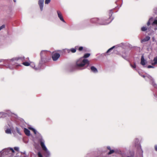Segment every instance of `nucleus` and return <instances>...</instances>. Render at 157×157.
<instances>
[{
    "label": "nucleus",
    "instance_id": "1a4fd4ad",
    "mask_svg": "<svg viewBox=\"0 0 157 157\" xmlns=\"http://www.w3.org/2000/svg\"><path fill=\"white\" fill-rule=\"evenodd\" d=\"M78 48V46H76L75 48H72L70 49L66 48L64 50H66L68 53H69L70 52L72 53H74L76 52V49H77Z\"/></svg>",
    "mask_w": 157,
    "mask_h": 157
},
{
    "label": "nucleus",
    "instance_id": "20e7f679",
    "mask_svg": "<svg viewBox=\"0 0 157 157\" xmlns=\"http://www.w3.org/2000/svg\"><path fill=\"white\" fill-rule=\"evenodd\" d=\"M137 71L138 72L139 75L143 78H144L146 80H150V83L153 86L157 89V85L155 82L154 79L151 76L148 75H147L146 76L142 75L141 74V72H140L139 71H138L137 70Z\"/></svg>",
    "mask_w": 157,
    "mask_h": 157
},
{
    "label": "nucleus",
    "instance_id": "4be33fe9",
    "mask_svg": "<svg viewBox=\"0 0 157 157\" xmlns=\"http://www.w3.org/2000/svg\"><path fill=\"white\" fill-rule=\"evenodd\" d=\"M130 66L133 69H135V70L136 71H137V69H136V65L135 63H134L133 64H130Z\"/></svg>",
    "mask_w": 157,
    "mask_h": 157
},
{
    "label": "nucleus",
    "instance_id": "473e14b6",
    "mask_svg": "<svg viewBox=\"0 0 157 157\" xmlns=\"http://www.w3.org/2000/svg\"><path fill=\"white\" fill-rule=\"evenodd\" d=\"M5 27V25H2L0 27V31L3 28Z\"/></svg>",
    "mask_w": 157,
    "mask_h": 157
},
{
    "label": "nucleus",
    "instance_id": "4c0bfd02",
    "mask_svg": "<svg viewBox=\"0 0 157 157\" xmlns=\"http://www.w3.org/2000/svg\"><path fill=\"white\" fill-rule=\"evenodd\" d=\"M153 18L152 17H151L149 19L148 21H149L151 22L152 21H153Z\"/></svg>",
    "mask_w": 157,
    "mask_h": 157
},
{
    "label": "nucleus",
    "instance_id": "e433bc0d",
    "mask_svg": "<svg viewBox=\"0 0 157 157\" xmlns=\"http://www.w3.org/2000/svg\"><path fill=\"white\" fill-rule=\"evenodd\" d=\"M14 149L17 151H18L19 150V148L18 147H14Z\"/></svg>",
    "mask_w": 157,
    "mask_h": 157
},
{
    "label": "nucleus",
    "instance_id": "2eb2a0df",
    "mask_svg": "<svg viewBox=\"0 0 157 157\" xmlns=\"http://www.w3.org/2000/svg\"><path fill=\"white\" fill-rule=\"evenodd\" d=\"M48 51L46 50H42V51L40 54V57L42 56H44L48 55Z\"/></svg>",
    "mask_w": 157,
    "mask_h": 157
},
{
    "label": "nucleus",
    "instance_id": "f8f14e48",
    "mask_svg": "<svg viewBox=\"0 0 157 157\" xmlns=\"http://www.w3.org/2000/svg\"><path fill=\"white\" fill-rule=\"evenodd\" d=\"M44 0H39L38 1V5L39 6L40 10L42 11L43 10Z\"/></svg>",
    "mask_w": 157,
    "mask_h": 157
},
{
    "label": "nucleus",
    "instance_id": "79ce46f5",
    "mask_svg": "<svg viewBox=\"0 0 157 157\" xmlns=\"http://www.w3.org/2000/svg\"><path fill=\"white\" fill-rule=\"evenodd\" d=\"M107 148L108 150H111V148H110V146H107Z\"/></svg>",
    "mask_w": 157,
    "mask_h": 157
},
{
    "label": "nucleus",
    "instance_id": "cd10ccee",
    "mask_svg": "<svg viewBox=\"0 0 157 157\" xmlns=\"http://www.w3.org/2000/svg\"><path fill=\"white\" fill-rule=\"evenodd\" d=\"M37 155L38 157H43V155L40 152H38L37 153Z\"/></svg>",
    "mask_w": 157,
    "mask_h": 157
},
{
    "label": "nucleus",
    "instance_id": "f03ea898",
    "mask_svg": "<svg viewBox=\"0 0 157 157\" xmlns=\"http://www.w3.org/2000/svg\"><path fill=\"white\" fill-rule=\"evenodd\" d=\"M86 64H89V61L87 59H83L82 58H81L77 60L75 65L70 66L68 68L72 69L70 70L71 71H72L75 69L82 70L85 68L83 67Z\"/></svg>",
    "mask_w": 157,
    "mask_h": 157
},
{
    "label": "nucleus",
    "instance_id": "f3484780",
    "mask_svg": "<svg viewBox=\"0 0 157 157\" xmlns=\"http://www.w3.org/2000/svg\"><path fill=\"white\" fill-rule=\"evenodd\" d=\"M24 132L25 134L27 136H29L30 135V131L28 129L25 128L24 129Z\"/></svg>",
    "mask_w": 157,
    "mask_h": 157
},
{
    "label": "nucleus",
    "instance_id": "9d476101",
    "mask_svg": "<svg viewBox=\"0 0 157 157\" xmlns=\"http://www.w3.org/2000/svg\"><path fill=\"white\" fill-rule=\"evenodd\" d=\"M5 111V112H0V115L1 116V117H6L10 113L9 110H6Z\"/></svg>",
    "mask_w": 157,
    "mask_h": 157
},
{
    "label": "nucleus",
    "instance_id": "c9c22d12",
    "mask_svg": "<svg viewBox=\"0 0 157 157\" xmlns=\"http://www.w3.org/2000/svg\"><path fill=\"white\" fill-rule=\"evenodd\" d=\"M122 57L123 58H124V59H126V60H128V59L127 58V56H124L123 55H122Z\"/></svg>",
    "mask_w": 157,
    "mask_h": 157
},
{
    "label": "nucleus",
    "instance_id": "c85d7f7f",
    "mask_svg": "<svg viewBox=\"0 0 157 157\" xmlns=\"http://www.w3.org/2000/svg\"><path fill=\"white\" fill-rule=\"evenodd\" d=\"M109 151L108 153V155L111 154L114 152V151L113 150H110Z\"/></svg>",
    "mask_w": 157,
    "mask_h": 157
},
{
    "label": "nucleus",
    "instance_id": "de8ad7c7",
    "mask_svg": "<svg viewBox=\"0 0 157 157\" xmlns=\"http://www.w3.org/2000/svg\"><path fill=\"white\" fill-rule=\"evenodd\" d=\"M127 157H131L129 156H128Z\"/></svg>",
    "mask_w": 157,
    "mask_h": 157
},
{
    "label": "nucleus",
    "instance_id": "37998d69",
    "mask_svg": "<svg viewBox=\"0 0 157 157\" xmlns=\"http://www.w3.org/2000/svg\"><path fill=\"white\" fill-rule=\"evenodd\" d=\"M24 154H26V152L25 151L23 153Z\"/></svg>",
    "mask_w": 157,
    "mask_h": 157
},
{
    "label": "nucleus",
    "instance_id": "a18cd8bd",
    "mask_svg": "<svg viewBox=\"0 0 157 157\" xmlns=\"http://www.w3.org/2000/svg\"><path fill=\"white\" fill-rule=\"evenodd\" d=\"M121 44H122V45H123V44H124V43H122Z\"/></svg>",
    "mask_w": 157,
    "mask_h": 157
},
{
    "label": "nucleus",
    "instance_id": "2f4dec72",
    "mask_svg": "<svg viewBox=\"0 0 157 157\" xmlns=\"http://www.w3.org/2000/svg\"><path fill=\"white\" fill-rule=\"evenodd\" d=\"M32 64L31 65V66H32L35 70H37L40 69V68L39 67H36L35 66H34V67L32 66Z\"/></svg>",
    "mask_w": 157,
    "mask_h": 157
},
{
    "label": "nucleus",
    "instance_id": "0eeeda50",
    "mask_svg": "<svg viewBox=\"0 0 157 157\" xmlns=\"http://www.w3.org/2000/svg\"><path fill=\"white\" fill-rule=\"evenodd\" d=\"M60 55L59 54L57 53H55L52 55V59L54 61H57L60 57Z\"/></svg>",
    "mask_w": 157,
    "mask_h": 157
},
{
    "label": "nucleus",
    "instance_id": "72a5a7b5",
    "mask_svg": "<svg viewBox=\"0 0 157 157\" xmlns=\"http://www.w3.org/2000/svg\"><path fill=\"white\" fill-rule=\"evenodd\" d=\"M51 0H45V4H48L50 2Z\"/></svg>",
    "mask_w": 157,
    "mask_h": 157
},
{
    "label": "nucleus",
    "instance_id": "49530a36",
    "mask_svg": "<svg viewBox=\"0 0 157 157\" xmlns=\"http://www.w3.org/2000/svg\"><path fill=\"white\" fill-rule=\"evenodd\" d=\"M24 157H26V156H25Z\"/></svg>",
    "mask_w": 157,
    "mask_h": 157
},
{
    "label": "nucleus",
    "instance_id": "58836bf2",
    "mask_svg": "<svg viewBox=\"0 0 157 157\" xmlns=\"http://www.w3.org/2000/svg\"><path fill=\"white\" fill-rule=\"evenodd\" d=\"M151 24V22H150V21H148L147 22V26H149Z\"/></svg>",
    "mask_w": 157,
    "mask_h": 157
},
{
    "label": "nucleus",
    "instance_id": "f257e3e1",
    "mask_svg": "<svg viewBox=\"0 0 157 157\" xmlns=\"http://www.w3.org/2000/svg\"><path fill=\"white\" fill-rule=\"evenodd\" d=\"M113 13V10H111L109 11V17L108 19L105 17L101 18H94L90 20V22L92 23H97L102 25H107L110 23L114 19L112 17Z\"/></svg>",
    "mask_w": 157,
    "mask_h": 157
},
{
    "label": "nucleus",
    "instance_id": "c03bdc74",
    "mask_svg": "<svg viewBox=\"0 0 157 157\" xmlns=\"http://www.w3.org/2000/svg\"><path fill=\"white\" fill-rule=\"evenodd\" d=\"M14 2H16V0H13Z\"/></svg>",
    "mask_w": 157,
    "mask_h": 157
},
{
    "label": "nucleus",
    "instance_id": "f704fd0d",
    "mask_svg": "<svg viewBox=\"0 0 157 157\" xmlns=\"http://www.w3.org/2000/svg\"><path fill=\"white\" fill-rule=\"evenodd\" d=\"M153 66V65L151 66V65H149L148 66H147V67L148 68H154V67Z\"/></svg>",
    "mask_w": 157,
    "mask_h": 157
},
{
    "label": "nucleus",
    "instance_id": "a19ab883",
    "mask_svg": "<svg viewBox=\"0 0 157 157\" xmlns=\"http://www.w3.org/2000/svg\"><path fill=\"white\" fill-rule=\"evenodd\" d=\"M152 40L153 41H155V39L154 37H153L152 38Z\"/></svg>",
    "mask_w": 157,
    "mask_h": 157
},
{
    "label": "nucleus",
    "instance_id": "4468645a",
    "mask_svg": "<svg viewBox=\"0 0 157 157\" xmlns=\"http://www.w3.org/2000/svg\"><path fill=\"white\" fill-rule=\"evenodd\" d=\"M150 39V37L148 36H146L145 37L141 40V42L142 43L147 42Z\"/></svg>",
    "mask_w": 157,
    "mask_h": 157
},
{
    "label": "nucleus",
    "instance_id": "c756f323",
    "mask_svg": "<svg viewBox=\"0 0 157 157\" xmlns=\"http://www.w3.org/2000/svg\"><path fill=\"white\" fill-rule=\"evenodd\" d=\"M78 50H79V51H82L83 49V47L82 46H80V47H78Z\"/></svg>",
    "mask_w": 157,
    "mask_h": 157
},
{
    "label": "nucleus",
    "instance_id": "39448f33",
    "mask_svg": "<svg viewBox=\"0 0 157 157\" xmlns=\"http://www.w3.org/2000/svg\"><path fill=\"white\" fill-rule=\"evenodd\" d=\"M139 140L138 138H136L134 141V143L135 146L137 148L138 151L139 153L142 154L143 151L141 148V147L140 144L138 143Z\"/></svg>",
    "mask_w": 157,
    "mask_h": 157
},
{
    "label": "nucleus",
    "instance_id": "412c9836",
    "mask_svg": "<svg viewBox=\"0 0 157 157\" xmlns=\"http://www.w3.org/2000/svg\"><path fill=\"white\" fill-rule=\"evenodd\" d=\"M90 53H86L83 56V57L85 58H87L89 57L90 56Z\"/></svg>",
    "mask_w": 157,
    "mask_h": 157
},
{
    "label": "nucleus",
    "instance_id": "aec40b11",
    "mask_svg": "<svg viewBox=\"0 0 157 157\" xmlns=\"http://www.w3.org/2000/svg\"><path fill=\"white\" fill-rule=\"evenodd\" d=\"M152 25H156L157 26V17L155 18L152 24Z\"/></svg>",
    "mask_w": 157,
    "mask_h": 157
},
{
    "label": "nucleus",
    "instance_id": "9b49d317",
    "mask_svg": "<svg viewBox=\"0 0 157 157\" xmlns=\"http://www.w3.org/2000/svg\"><path fill=\"white\" fill-rule=\"evenodd\" d=\"M41 60L42 62H46L48 61L49 59V57L48 55L44 56H42L40 57Z\"/></svg>",
    "mask_w": 157,
    "mask_h": 157
},
{
    "label": "nucleus",
    "instance_id": "a211bd4d",
    "mask_svg": "<svg viewBox=\"0 0 157 157\" xmlns=\"http://www.w3.org/2000/svg\"><path fill=\"white\" fill-rule=\"evenodd\" d=\"M29 128L30 130L33 131L35 135H36L37 133H39L37 132V131L35 128L33 127H29Z\"/></svg>",
    "mask_w": 157,
    "mask_h": 157
},
{
    "label": "nucleus",
    "instance_id": "7c9ffc66",
    "mask_svg": "<svg viewBox=\"0 0 157 157\" xmlns=\"http://www.w3.org/2000/svg\"><path fill=\"white\" fill-rule=\"evenodd\" d=\"M16 130L17 132V133H18L20 135H21V133L20 132V130L17 127L16 128Z\"/></svg>",
    "mask_w": 157,
    "mask_h": 157
},
{
    "label": "nucleus",
    "instance_id": "423d86ee",
    "mask_svg": "<svg viewBox=\"0 0 157 157\" xmlns=\"http://www.w3.org/2000/svg\"><path fill=\"white\" fill-rule=\"evenodd\" d=\"M3 62L5 64H8V67L10 69H13L14 67H12L10 66V64H12L14 63L13 60L11 59L10 60L8 61L7 60H5L3 59H0V63Z\"/></svg>",
    "mask_w": 157,
    "mask_h": 157
},
{
    "label": "nucleus",
    "instance_id": "5701e85b",
    "mask_svg": "<svg viewBox=\"0 0 157 157\" xmlns=\"http://www.w3.org/2000/svg\"><path fill=\"white\" fill-rule=\"evenodd\" d=\"M5 132L7 134H11V129L10 128H7L5 131Z\"/></svg>",
    "mask_w": 157,
    "mask_h": 157
},
{
    "label": "nucleus",
    "instance_id": "ea45409f",
    "mask_svg": "<svg viewBox=\"0 0 157 157\" xmlns=\"http://www.w3.org/2000/svg\"><path fill=\"white\" fill-rule=\"evenodd\" d=\"M155 150L157 151V145H155Z\"/></svg>",
    "mask_w": 157,
    "mask_h": 157
},
{
    "label": "nucleus",
    "instance_id": "a878e982",
    "mask_svg": "<svg viewBox=\"0 0 157 157\" xmlns=\"http://www.w3.org/2000/svg\"><path fill=\"white\" fill-rule=\"evenodd\" d=\"M25 57L24 56H21V57H19L17 58V60L18 59H21L22 61H23L25 60Z\"/></svg>",
    "mask_w": 157,
    "mask_h": 157
},
{
    "label": "nucleus",
    "instance_id": "ddd939ff",
    "mask_svg": "<svg viewBox=\"0 0 157 157\" xmlns=\"http://www.w3.org/2000/svg\"><path fill=\"white\" fill-rule=\"evenodd\" d=\"M140 64L143 66H144L146 64L145 60L144 59V55H142L141 56Z\"/></svg>",
    "mask_w": 157,
    "mask_h": 157
},
{
    "label": "nucleus",
    "instance_id": "dca6fc26",
    "mask_svg": "<svg viewBox=\"0 0 157 157\" xmlns=\"http://www.w3.org/2000/svg\"><path fill=\"white\" fill-rule=\"evenodd\" d=\"M91 71L94 73H97L98 72V70L97 68L94 66H92L90 67Z\"/></svg>",
    "mask_w": 157,
    "mask_h": 157
},
{
    "label": "nucleus",
    "instance_id": "393cba45",
    "mask_svg": "<svg viewBox=\"0 0 157 157\" xmlns=\"http://www.w3.org/2000/svg\"><path fill=\"white\" fill-rule=\"evenodd\" d=\"M23 64L25 66H29L30 65V64L29 63V62H23Z\"/></svg>",
    "mask_w": 157,
    "mask_h": 157
},
{
    "label": "nucleus",
    "instance_id": "7ed1b4c3",
    "mask_svg": "<svg viewBox=\"0 0 157 157\" xmlns=\"http://www.w3.org/2000/svg\"><path fill=\"white\" fill-rule=\"evenodd\" d=\"M39 140L40 143V144L43 151V154L44 157H50V152L48 149L45 146L44 144L45 141L41 136L40 137L39 139Z\"/></svg>",
    "mask_w": 157,
    "mask_h": 157
},
{
    "label": "nucleus",
    "instance_id": "b1692460",
    "mask_svg": "<svg viewBox=\"0 0 157 157\" xmlns=\"http://www.w3.org/2000/svg\"><path fill=\"white\" fill-rule=\"evenodd\" d=\"M115 47V46H114L111 48H109L106 52V53H109L110 51H111V50H113V49Z\"/></svg>",
    "mask_w": 157,
    "mask_h": 157
},
{
    "label": "nucleus",
    "instance_id": "6e6552de",
    "mask_svg": "<svg viewBox=\"0 0 157 157\" xmlns=\"http://www.w3.org/2000/svg\"><path fill=\"white\" fill-rule=\"evenodd\" d=\"M57 15L58 17L59 18V19L63 22L65 23L66 22L64 19L62 14L61 13V12L59 10H57Z\"/></svg>",
    "mask_w": 157,
    "mask_h": 157
},
{
    "label": "nucleus",
    "instance_id": "bb28decb",
    "mask_svg": "<svg viewBox=\"0 0 157 157\" xmlns=\"http://www.w3.org/2000/svg\"><path fill=\"white\" fill-rule=\"evenodd\" d=\"M147 30V28L143 26L141 28V30L142 31H145Z\"/></svg>",
    "mask_w": 157,
    "mask_h": 157
},
{
    "label": "nucleus",
    "instance_id": "6ab92c4d",
    "mask_svg": "<svg viewBox=\"0 0 157 157\" xmlns=\"http://www.w3.org/2000/svg\"><path fill=\"white\" fill-rule=\"evenodd\" d=\"M153 61L154 62L152 63V65H155L157 64V56L154 58Z\"/></svg>",
    "mask_w": 157,
    "mask_h": 157
}]
</instances>
